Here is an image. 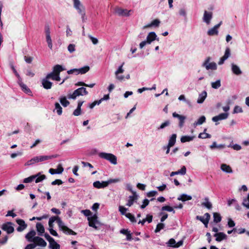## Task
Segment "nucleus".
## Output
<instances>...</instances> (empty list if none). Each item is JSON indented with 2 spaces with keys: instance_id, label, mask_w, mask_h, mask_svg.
I'll return each instance as SVG.
<instances>
[{
  "instance_id": "50",
  "label": "nucleus",
  "mask_w": 249,
  "mask_h": 249,
  "mask_svg": "<svg viewBox=\"0 0 249 249\" xmlns=\"http://www.w3.org/2000/svg\"><path fill=\"white\" fill-rule=\"evenodd\" d=\"M47 78H51L53 80L59 81L60 80V74L47 75Z\"/></svg>"
},
{
  "instance_id": "39",
  "label": "nucleus",
  "mask_w": 249,
  "mask_h": 249,
  "mask_svg": "<svg viewBox=\"0 0 249 249\" xmlns=\"http://www.w3.org/2000/svg\"><path fill=\"white\" fill-rule=\"evenodd\" d=\"M213 222L215 223H219L221 221V216L219 213H213Z\"/></svg>"
},
{
  "instance_id": "11",
  "label": "nucleus",
  "mask_w": 249,
  "mask_h": 249,
  "mask_svg": "<svg viewBox=\"0 0 249 249\" xmlns=\"http://www.w3.org/2000/svg\"><path fill=\"white\" fill-rule=\"evenodd\" d=\"M33 242L35 243L36 246L45 247L47 245V243L42 238L39 236L34 237Z\"/></svg>"
},
{
  "instance_id": "64",
  "label": "nucleus",
  "mask_w": 249,
  "mask_h": 249,
  "mask_svg": "<svg viewBox=\"0 0 249 249\" xmlns=\"http://www.w3.org/2000/svg\"><path fill=\"white\" fill-rule=\"evenodd\" d=\"M149 203V200L147 199H145L142 202V204L141 206V208H145Z\"/></svg>"
},
{
  "instance_id": "10",
  "label": "nucleus",
  "mask_w": 249,
  "mask_h": 249,
  "mask_svg": "<svg viewBox=\"0 0 249 249\" xmlns=\"http://www.w3.org/2000/svg\"><path fill=\"white\" fill-rule=\"evenodd\" d=\"M2 229L6 231L8 234L12 233L14 231V228L11 222H7L3 224L2 226Z\"/></svg>"
},
{
  "instance_id": "12",
  "label": "nucleus",
  "mask_w": 249,
  "mask_h": 249,
  "mask_svg": "<svg viewBox=\"0 0 249 249\" xmlns=\"http://www.w3.org/2000/svg\"><path fill=\"white\" fill-rule=\"evenodd\" d=\"M138 199V196L136 192H133V195L128 197L127 202L126 205L128 207L131 206L135 201H136Z\"/></svg>"
},
{
  "instance_id": "46",
  "label": "nucleus",
  "mask_w": 249,
  "mask_h": 249,
  "mask_svg": "<svg viewBox=\"0 0 249 249\" xmlns=\"http://www.w3.org/2000/svg\"><path fill=\"white\" fill-rule=\"evenodd\" d=\"M210 147L211 149H213L214 148H224L225 147V145L224 144L217 145L216 142H213L212 144L210 145Z\"/></svg>"
},
{
  "instance_id": "5",
  "label": "nucleus",
  "mask_w": 249,
  "mask_h": 249,
  "mask_svg": "<svg viewBox=\"0 0 249 249\" xmlns=\"http://www.w3.org/2000/svg\"><path fill=\"white\" fill-rule=\"evenodd\" d=\"M211 57H208L202 64V66L204 67L206 70H216L217 69V65L214 62H210Z\"/></svg>"
},
{
  "instance_id": "38",
  "label": "nucleus",
  "mask_w": 249,
  "mask_h": 249,
  "mask_svg": "<svg viewBox=\"0 0 249 249\" xmlns=\"http://www.w3.org/2000/svg\"><path fill=\"white\" fill-rule=\"evenodd\" d=\"M49 247L51 249H60V245L54 240L49 243Z\"/></svg>"
},
{
  "instance_id": "8",
  "label": "nucleus",
  "mask_w": 249,
  "mask_h": 249,
  "mask_svg": "<svg viewBox=\"0 0 249 249\" xmlns=\"http://www.w3.org/2000/svg\"><path fill=\"white\" fill-rule=\"evenodd\" d=\"M64 70H65V68L62 65H55L53 68L52 72L48 73L47 75L60 74V73Z\"/></svg>"
},
{
  "instance_id": "57",
  "label": "nucleus",
  "mask_w": 249,
  "mask_h": 249,
  "mask_svg": "<svg viewBox=\"0 0 249 249\" xmlns=\"http://www.w3.org/2000/svg\"><path fill=\"white\" fill-rule=\"evenodd\" d=\"M75 45L73 44H70L68 47V51L70 53L74 52L75 50Z\"/></svg>"
},
{
  "instance_id": "32",
  "label": "nucleus",
  "mask_w": 249,
  "mask_h": 249,
  "mask_svg": "<svg viewBox=\"0 0 249 249\" xmlns=\"http://www.w3.org/2000/svg\"><path fill=\"white\" fill-rule=\"evenodd\" d=\"M18 83L19 84L20 87H21L23 91H24L26 93H29L31 92V90L27 87V86L22 82V80L21 81L18 80Z\"/></svg>"
},
{
  "instance_id": "2",
  "label": "nucleus",
  "mask_w": 249,
  "mask_h": 249,
  "mask_svg": "<svg viewBox=\"0 0 249 249\" xmlns=\"http://www.w3.org/2000/svg\"><path fill=\"white\" fill-rule=\"evenodd\" d=\"M88 92L85 88L81 87L75 90L72 93H70L68 94V98L69 99H75L78 96L86 95Z\"/></svg>"
},
{
  "instance_id": "4",
  "label": "nucleus",
  "mask_w": 249,
  "mask_h": 249,
  "mask_svg": "<svg viewBox=\"0 0 249 249\" xmlns=\"http://www.w3.org/2000/svg\"><path fill=\"white\" fill-rule=\"evenodd\" d=\"M89 70V66H84L79 69H73L67 71V73L69 74H71L75 73L76 74H85Z\"/></svg>"
},
{
  "instance_id": "6",
  "label": "nucleus",
  "mask_w": 249,
  "mask_h": 249,
  "mask_svg": "<svg viewBox=\"0 0 249 249\" xmlns=\"http://www.w3.org/2000/svg\"><path fill=\"white\" fill-rule=\"evenodd\" d=\"M124 65V63H123L120 66L117 70L115 71V76L116 80L119 81H123L124 80L125 76L122 74L124 72V70L123 69V66Z\"/></svg>"
},
{
  "instance_id": "23",
  "label": "nucleus",
  "mask_w": 249,
  "mask_h": 249,
  "mask_svg": "<svg viewBox=\"0 0 249 249\" xmlns=\"http://www.w3.org/2000/svg\"><path fill=\"white\" fill-rule=\"evenodd\" d=\"M58 157L57 155H53L51 156H38L39 162H41L45 160H47L53 158H56Z\"/></svg>"
},
{
  "instance_id": "43",
  "label": "nucleus",
  "mask_w": 249,
  "mask_h": 249,
  "mask_svg": "<svg viewBox=\"0 0 249 249\" xmlns=\"http://www.w3.org/2000/svg\"><path fill=\"white\" fill-rule=\"evenodd\" d=\"M212 87L213 89H217L221 86L220 80H217L215 82H212L211 83Z\"/></svg>"
},
{
  "instance_id": "53",
  "label": "nucleus",
  "mask_w": 249,
  "mask_h": 249,
  "mask_svg": "<svg viewBox=\"0 0 249 249\" xmlns=\"http://www.w3.org/2000/svg\"><path fill=\"white\" fill-rule=\"evenodd\" d=\"M161 210L162 211H166L168 212H173L174 213H175V211L174 210V209L169 206H163L161 208Z\"/></svg>"
},
{
  "instance_id": "63",
  "label": "nucleus",
  "mask_w": 249,
  "mask_h": 249,
  "mask_svg": "<svg viewBox=\"0 0 249 249\" xmlns=\"http://www.w3.org/2000/svg\"><path fill=\"white\" fill-rule=\"evenodd\" d=\"M81 114V108L77 107L73 112V115L75 116H79Z\"/></svg>"
},
{
  "instance_id": "51",
  "label": "nucleus",
  "mask_w": 249,
  "mask_h": 249,
  "mask_svg": "<svg viewBox=\"0 0 249 249\" xmlns=\"http://www.w3.org/2000/svg\"><path fill=\"white\" fill-rule=\"evenodd\" d=\"M38 176L35 178L36 182L38 183L39 182L42 181L43 180L45 179L46 178V176L44 175H39V174H37Z\"/></svg>"
},
{
  "instance_id": "20",
  "label": "nucleus",
  "mask_w": 249,
  "mask_h": 249,
  "mask_svg": "<svg viewBox=\"0 0 249 249\" xmlns=\"http://www.w3.org/2000/svg\"><path fill=\"white\" fill-rule=\"evenodd\" d=\"M212 18V13L208 12L207 11H205L204 13L203 19L204 22L206 23L207 24H209L211 22V20Z\"/></svg>"
},
{
  "instance_id": "21",
  "label": "nucleus",
  "mask_w": 249,
  "mask_h": 249,
  "mask_svg": "<svg viewBox=\"0 0 249 249\" xmlns=\"http://www.w3.org/2000/svg\"><path fill=\"white\" fill-rule=\"evenodd\" d=\"M214 236L215 237V240L217 242H220L227 238V235L222 232L215 233L214 234Z\"/></svg>"
},
{
  "instance_id": "24",
  "label": "nucleus",
  "mask_w": 249,
  "mask_h": 249,
  "mask_svg": "<svg viewBox=\"0 0 249 249\" xmlns=\"http://www.w3.org/2000/svg\"><path fill=\"white\" fill-rule=\"evenodd\" d=\"M221 170L226 173H232V170L231 166L225 163H223L221 165Z\"/></svg>"
},
{
  "instance_id": "1",
  "label": "nucleus",
  "mask_w": 249,
  "mask_h": 249,
  "mask_svg": "<svg viewBox=\"0 0 249 249\" xmlns=\"http://www.w3.org/2000/svg\"><path fill=\"white\" fill-rule=\"evenodd\" d=\"M55 221H56L60 230L62 231L64 233L71 235L76 234V232L66 226L58 216H53L50 218L48 223L49 227H53V223Z\"/></svg>"
},
{
  "instance_id": "36",
  "label": "nucleus",
  "mask_w": 249,
  "mask_h": 249,
  "mask_svg": "<svg viewBox=\"0 0 249 249\" xmlns=\"http://www.w3.org/2000/svg\"><path fill=\"white\" fill-rule=\"evenodd\" d=\"M59 101L64 107H67L70 104V102L65 96H61L59 98Z\"/></svg>"
},
{
  "instance_id": "27",
  "label": "nucleus",
  "mask_w": 249,
  "mask_h": 249,
  "mask_svg": "<svg viewBox=\"0 0 249 249\" xmlns=\"http://www.w3.org/2000/svg\"><path fill=\"white\" fill-rule=\"evenodd\" d=\"M231 71L233 73L237 75L242 73V71L240 68L234 64H231Z\"/></svg>"
},
{
  "instance_id": "22",
  "label": "nucleus",
  "mask_w": 249,
  "mask_h": 249,
  "mask_svg": "<svg viewBox=\"0 0 249 249\" xmlns=\"http://www.w3.org/2000/svg\"><path fill=\"white\" fill-rule=\"evenodd\" d=\"M93 185L95 188L100 189L104 188L108 186L107 181L100 182L99 181H96L93 182Z\"/></svg>"
},
{
  "instance_id": "52",
  "label": "nucleus",
  "mask_w": 249,
  "mask_h": 249,
  "mask_svg": "<svg viewBox=\"0 0 249 249\" xmlns=\"http://www.w3.org/2000/svg\"><path fill=\"white\" fill-rule=\"evenodd\" d=\"M167 245L168 246L172 247L173 248H176V246L177 245L176 242L175 240L173 238H171L168 241Z\"/></svg>"
},
{
  "instance_id": "25",
  "label": "nucleus",
  "mask_w": 249,
  "mask_h": 249,
  "mask_svg": "<svg viewBox=\"0 0 249 249\" xmlns=\"http://www.w3.org/2000/svg\"><path fill=\"white\" fill-rule=\"evenodd\" d=\"M204 216L205 217V218H204L203 217L201 216L197 215L196 216V219L200 220L203 223L204 222L206 223L207 221H209L211 217L210 214L209 213H205Z\"/></svg>"
},
{
  "instance_id": "60",
  "label": "nucleus",
  "mask_w": 249,
  "mask_h": 249,
  "mask_svg": "<svg viewBox=\"0 0 249 249\" xmlns=\"http://www.w3.org/2000/svg\"><path fill=\"white\" fill-rule=\"evenodd\" d=\"M242 205L247 209H249V201L247 198H244Z\"/></svg>"
},
{
  "instance_id": "34",
  "label": "nucleus",
  "mask_w": 249,
  "mask_h": 249,
  "mask_svg": "<svg viewBox=\"0 0 249 249\" xmlns=\"http://www.w3.org/2000/svg\"><path fill=\"white\" fill-rule=\"evenodd\" d=\"M39 162L38 156L34 157L33 158L31 159L30 160H28L25 164V166H29L33 165L35 163Z\"/></svg>"
},
{
  "instance_id": "61",
  "label": "nucleus",
  "mask_w": 249,
  "mask_h": 249,
  "mask_svg": "<svg viewBox=\"0 0 249 249\" xmlns=\"http://www.w3.org/2000/svg\"><path fill=\"white\" fill-rule=\"evenodd\" d=\"M158 193L156 191H152L148 192L146 194V196L148 197H153L156 196L157 195Z\"/></svg>"
},
{
  "instance_id": "29",
  "label": "nucleus",
  "mask_w": 249,
  "mask_h": 249,
  "mask_svg": "<svg viewBox=\"0 0 249 249\" xmlns=\"http://www.w3.org/2000/svg\"><path fill=\"white\" fill-rule=\"evenodd\" d=\"M206 118L204 116H201L197 120L194 122L193 125L194 127H196L197 125H199L205 122Z\"/></svg>"
},
{
  "instance_id": "44",
  "label": "nucleus",
  "mask_w": 249,
  "mask_h": 249,
  "mask_svg": "<svg viewBox=\"0 0 249 249\" xmlns=\"http://www.w3.org/2000/svg\"><path fill=\"white\" fill-rule=\"evenodd\" d=\"M178 100L180 101H183L186 103L189 106L191 107L192 106L191 102L190 100H187L185 98V97L184 95H181L178 97Z\"/></svg>"
},
{
  "instance_id": "28",
  "label": "nucleus",
  "mask_w": 249,
  "mask_h": 249,
  "mask_svg": "<svg viewBox=\"0 0 249 249\" xmlns=\"http://www.w3.org/2000/svg\"><path fill=\"white\" fill-rule=\"evenodd\" d=\"M120 233L126 235L127 240L130 241L132 240V238L131 234L130 233V231H129L127 229H123L121 230Z\"/></svg>"
},
{
  "instance_id": "14",
  "label": "nucleus",
  "mask_w": 249,
  "mask_h": 249,
  "mask_svg": "<svg viewBox=\"0 0 249 249\" xmlns=\"http://www.w3.org/2000/svg\"><path fill=\"white\" fill-rule=\"evenodd\" d=\"M146 42H148V44H150L153 41L157 40L158 41L159 40L158 37H157V36L156 33L154 32H150L147 37H146Z\"/></svg>"
},
{
  "instance_id": "33",
  "label": "nucleus",
  "mask_w": 249,
  "mask_h": 249,
  "mask_svg": "<svg viewBox=\"0 0 249 249\" xmlns=\"http://www.w3.org/2000/svg\"><path fill=\"white\" fill-rule=\"evenodd\" d=\"M195 137L194 136H183L181 137L180 141L182 143L190 142L193 141Z\"/></svg>"
},
{
  "instance_id": "41",
  "label": "nucleus",
  "mask_w": 249,
  "mask_h": 249,
  "mask_svg": "<svg viewBox=\"0 0 249 249\" xmlns=\"http://www.w3.org/2000/svg\"><path fill=\"white\" fill-rule=\"evenodd\" d=\"M55 109L56 110V112L58 115H61L62 113V108L60 106V104L56 102L55 105Z\"/></svg>"
},
{
  "instance_id": "19",
  "label": "nucleus",
  "mask_w": 249,
  "mask_h": 249,
  "mask_svg": "<svg viewBox=\"0 0 249 249\" xmlns=\"http://www.w3.org/2000/svg\"><path fill=\"white\" fill-rule=\"evenodd\" d=\"M115 12L116 14L121 16H129V12L126 9H124L119 7H116L115 9Z\"/></svg>"
},
{
  "instance_id": "56",
  "label": "nucleus",
  "mask_w": 249,
  "mask_h": 249,
  "mask_svg": "<svg viewBox=\"0 0 249 249\" xmlns=\"http://www.w3.org/2000/svg\"><path fill=\"white\" fill-rule=\"evenodd\" d=\"M160 22L159 19H155L150 23V25H152V26L159 27Z\"/></svg>"
},
{
  "instance_id": "13",
  "label": "nucleus",
  "mask_w": 249,
  "mask_h": 249,
  "mask_svg": "<svg viewBox=\"0 0 249 249\" xmlns=\"http://www.w3.org/2000/svg\"><path fill=\"white\" fill-rule=\"evenodd\" d=\"M222 24V21H220L218 24L215 25L213 27L209 29L208 31L207 34L209 36L217 35L218 33V29Z\"/></svg>"
},
{
  "instance_id": "54",
  "label": "nucleus",
  "mask_w": 249,
  "mask_h": 249,
  "mask_svg": "<svg viewBox=\"0 0 249 249\" xmlns=\"http://www.w3.org/2000/svg\"><path fill=\"white\" fill-rule=\"evenodd\" d=\"M164 227V224L163 223H159L157 224L156 228L155 230L156 233L159 232L161 230L163 229Z\"/></svg>"
},
{
  "instance_id": "40",
  "label": "nucleus",
  "mask_w": 249,
  "mask_h": 249,
  "mask_svg": "<svg viewBox=\"0 0 249 249\" xmlns=\"http://www.w3.org/2000/svg\"><path fill=\"white\" fill-rule=\"evenodd\" d=\"M202 205L208 208V209H210L212 207V204L209 201V198L207 197L205 198V201L202 203Z\"/></svg>"
},
{
  "instance_id": "18",
  "label": "nucleus",
  "mask_w": 249,
  "mask_h": 249,
  "mask_svg": "<svg viewBox=\"0 0 249 249\" xmlns=\"http://www.w3.org/2000/svg\"><path fill=\"white\" fill-rule=\"evenodd\" d=\"M16 222L19 225V227L17 229L18 231L21 232L27 228V225L22 219H17Z\"/></svg>"
},
{
  "instance_id": "35",
  "label": "nucleus",
  "mask_w": 249,
  "mask_h": 249,
  "mask_svg": "<svg viewBox=\"0 0 249 249\" xmlns=\"http://www.w3.org/2000/svg\"><path fill=\"white\" fill-rule=\"evenodd\" d=\"M37 231L39 232V234L41 235L45 231L44 226L40 223H37L36 224Z\"/></svg>"
},
{
  "instance_id": "31",
  "label": "nucleus",
  "mask_w": 249,
  "mask_h": 249,
  "mask_svg": "<svg viewBox=\"0 0 249 249\" xmlns=\"http://www.w3.org/2000/svg\"><path fill=\"white\" fill-rule=\"evenodd\" d=\"M36 234V233L35 231L33 230L28 232L26 235V238L27 239V240L29 242H33V238L34 237H36L35 235Z\"/></svg>"
},
{
  "instance_id": "47",
  "label": "nucleus",
  "mask_w": 249,
  "mask_h": 249,
  "mask_svg": "<svg viewBox=\"0 0 249 249\" xmlns=\"http://www.w3.org/2000/svg\"><path fill=\"white\" fill-rule=\"evenodd\" d=\"M119 211L122 215L126 216V214L127 213L126 212L128 211V209L124 206H120L119 207Z\"/></svg>"
},
{
  "instance_id": "30",
  "label": "nucleus",
  "mask_w": 249,
  "mask_h": 249,
  "mask_svg": "<svg viewBox=\"0 0 249 249\" xmlns=\"http://www.w3.org/2000/svg\"><path fill=\"white\" fill-rule=\"evenodd\" d=\"M177 135L176 134H173L170 137L168 145L169 147H172L174 146L176 142Z\"/></svg>"
},
{
  "instance_id": "45",
  "label": "nucleus",
  "mask_w": 249,
  "mask_h": 249,
  "mask_svg": "<svg viewBox=\"0 0 249 249\" xmlns=\"http://www.w3.org/2000/svg\"><path fill=\"white\" fill-rule=\"evenodd\" d=\"M46 41L47 42L48 46L49 48L50 49H52L53 44H52V40L51 39V36H46Z\"/></svg>"
},
{
  "instance_id": "55",
  "label": "nucleus",
  "mask_w": 249,
  "mask_h": 249,
  "mask_svg": "<svg viewBox=\"0 0 249 249\" xmlns=\"http://www.w3.org/2000/svg\"><path fill=\"white\" fill-rule=\"evenodd\" d=\"M231 55V51L229 48H227L225 50L224 55L223 56V57H224V58H226L227 59Z\"/></svg>"
},
{
  "instance_id": "16",
  "label": "nucleus",
  "mask_w": 249,
  "mask_h": 249,
  "mask_svg": "<svg viewBox=\"0 0 249 249\" xmlns=\"http://www.w3.org/2000/svg\"><path fill=\"white\" fill-rule=\"evenodd\" d=\"M173 117L174 118H177L179 121V126L180 127H182L184 124L185 120L186 119V117L183 115H179L176 112L173 113Z\"/></svg>"
},
{
  "instance_id": "17",
  "label": "nucleus",
  "mask_w": 249,
  "mask_h": 249,
  "mask_svg": "<svg viewBox=\"0 0 249 249\" xmlns=\"http://www.w3.org/2000/svg\"><path fill=\"white\" fill-rule=\"evenodd\" d=\"M51 78H47V75L46 77L42 80V85L43 88L45 89H51L52 86V83L48 80Z\"/></svg>"
},
{
  "instance_id": "58",
  "label": "nucleus",
  "mask_w": 249,
  "mask_h": 249,
  "mask_svg": "<svg viewBox=\"0 0 249 249\" xmlns=\"http://www.w3.org/2000/svg\"><path fill=\"white\" fill-rule=\"evenodd\" d=\"M243 112L242 108L238 106H236L234 107L233 113H241Z\"/></svg>"
},
{
  "instance_id": "26",
  "label": "nucleus",
  "mask_w": 249,
  "mask_h": 249,
  "mask_svg": "<svg viewBox=\"0 0 249 249\" xmlns=\"http://www.w3.org/2000/svg\"><path fill=\"white\" fill-rule=\"evenodd\" d=\"M207 96V93L206 91H202L200 94H199L198 98L197 100V103L198 104H202L205 99L206 98Z\"/></svg>"
},
{
  "instance_id": "59",
  "label": "nucleus",
  "mask_w": 249,
  "mask_h": 249,
  "mask_svg": "<svg viewBox=\"0 0 249 249\" xmlns=\"http://www.w3.org/2000/svg\"><path fill=\"white\" fill-rule=\"evenodd\" d=\"M55 170L56 174H60L63 172L64 168L62 167L61 164H59L58 165L57 169Z\"/></svg>"
},
{
  "instance_id": "7",
  "label": "nucleus",
  "mask_w": 249,
  "mask_h": 249,
  "mask_svg": "<svg viewBox=\"0 0 249 249\" xmlns=\"http://www.w3.org/2000/svg\"><path fill=\"white\" fill-rule=\"evenodd\" d=\"M98 217L96 214L91 217H88L89 225L95 229H97L98 227L96 225H100V222L97 219Z\"/></svg>"
},
{
  "instance_id": "9",
  "label": "nucleus",
  "mask_w": 249,
  "mask_h": 249,
  "mask_svg": "<svg viewBox=\"0 0 249 249\" xmlns=\"http://www.w3.org/2000/svg\"><path fill=\"white\" fill-rule=\"evenodd\" d=\"M73 6L77 10L79 14H84L85 8L79 0H73Z\"/></svg>"
},
{
  "instance_id": "62",
  "label": "nucleus",
  "mask_w": 249,
  "mask_h": 249,
  "mask_svg": "<svg viewBox=\"0 0 249 249\" xmlns=\"http://www.w3.org/2000/svg\"><path fill=\"white\" fill-rule=\"evenodd\" d=\"M89 37L94 45H96L98 43V40L97 38L94 37L91 35H89Z\"/></svg>"
},
{
  "instance_id": "37",
  "label": "nucleus",
  "mask_w": 249,
  "mask_h": 249,
  "mask_svg": "<svg viewBox=\"0 0 249 249\" xmlns=\"http://www.w3.org/2000/svg\"><path fill=\"white\" fill-rule=\"evenodd\" d=\"M192 198V197L191 196L187 195L186 194H182L178 198V200L185 201L187 200H191Z\"/></svg>"
},
{
  "instance_id": "3",
  "label": "nucleus",
  "mask_w": 249,
  "mask_h": 249,
  "mask_svg": "<svg viewBox=\"0 0 249 249\" xmlns=\"http://www.w3.org/2000/svg\"><path fill=\"white\" fill-rule=\"evenodd\" d=\"M99 156L102 159L109 161L111 163L116 165L117 164V157L111 153L102 152L99 154Z\"/></svg>"
},
{
  "instance_id": "49",
  "label": "nucleus",
  "mask_w": 249,
  "mask_h": 249,
  "mask_svg": "<svg viewBox=\"0 0 249 249\" xmlns=\"http://www.w3.org/2000/svg\"><path fill=\"white\" fill-rule=\"evenodd\" d=\"M127 218H128L129 219V220L132 222V223H135L136 222V220L135 219V217H134V216L131 213H127L126 214V216H125Z\"/></svg>"
},
{
  "instance_id": "48",
  "label": "nucleus",
  "mask_w": 249,
  "mask_h": 249,
  "mask_svg": "<svg viewBox=\"0 0 249 249\" xmlns=\"http://www.w3.org/2000/svg\"><path fill=\"white\" fill-rule=\"evenodd\" d=\"M211 137V135L206 132L200 133L198 135V138L200 139L210 138Z\"/></svg>"
},
{
  "instance_id": "15",
  "label": "nucleus",
  "mask_w": 249,
  "mask_h": 249,
  "mask_svg": "<svg viewBox=\"0 0 249 249\" xmlns=\"http://www.w3.org/2000/svg\"><path fill=\"white\" fill-rule=\"evenodd\" d=\"M229 116L228 113H223L219 114L217 116H214L212 118V121L214 122H217L219 121L225 120Z\"/></svg>"
},
{
  "instance_id": "42",
  "label": "nucleus",
  "mask_w": 249,
  "mask_h": 249,
  "mask_svg": "<svg viewBox=\"0 0 249 249\" xmlns=\"http://www.w3.org/2000/svg\"><path fill=\"white\" fill-rule=\"evenodd\" d=\"M38 175L31 176L28 178H25L24 179L23 182L24 183H30L33 181L37 177Z\"/></svg>"
}]
</instances>
